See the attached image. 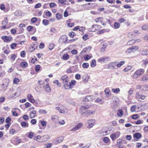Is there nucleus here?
I'll use <instances>...</instances> for the list:
<instances>
[{"mask_svg": "<svg viewBox=\"0 0 148 148\" xmlns=\"http://www.w3.org/2000/svg\"><path fill=\"white\" fill-rule=\"evenodd\" d=\"M145 72V70L143 69H140L137 70L135 72L133 76L134 78H137L143 74Z\"/></svg>", "mask_w": 148, "mask_h": 148, "instance_id": "1", "label": "nucleus"}, {"mask_svg": "<svg viewBox=\"0 0 148 148\" xmlns=\"http://www.w3.org/2000/svg\"><path fill=\"white\" fill-rule=\"evenodd\" d=\"M95 113V111L92 110H88L82 113V114L84 116H88Z\"/></svg>", "mask_w": 148, "mask_h": 148, "instance_id": "2", "label": "nucleus"}, {"mask_svg": "<svg viewBox=\"0 0 148 148\" xmlns=\"http://www.w3.org/2000/svg\"><path fill=\"white\" fill-rule=\"evenodd\" d=\"M95 122V121L94 119H91L88 120L87 123L88 124L87 127L88 128H91L93 127Z\"/></svg>", "mask_w": 148, "mask_h": 148, "instance_id": "3", "label": "nucleus"}, {"mask_svg": "<svg viewBox=\"0 0 148 148\" xmlns=\"http://www.w3.org/2000/svg\"><path fill=\"white\" fill-rule=\"evenodd\" d=\"M83 124L81 123H79L77 124L72 129L71 131H75L79 129L83 126Z\"/></svg>", "mask_w": 148, "mask_h": 148, "instance_id": "4", "label": "nucleus"}, {"mask_svg": "<svg viewBox=\"0 0 148 148\" xmlns=\"http://www.w3.org/2000/svg\"><path fill=\"white\" fill-rule=\"evenodd\" d=\"M117 62H112L109 64L107 66V68L109 69H116Z\"/></svg>", "mask_w": 148, "mask_h": 148, "instance_id": "5", "label": "nucleus"}, {"mask_svg": "<svg viewBox=\"0 0 148 148\" xmlns=\"http://www.w3.org/2000/svg\"><path fill=\"white\" fill-rule=\"evenodd\" d=\"M1 38L5 42L10 41L12 39V37L10 36H3L1 37Z\"/></svg>", "mask_w": 148, "mask_h": 148, "instance_id": "6", "label": "nucleus"}, {"mask_svg": "<svg viewBox=\"0 0 148 148\" xmlns=\"http://www.w3.org/2000/svg\"><path fill=\"white\" fill-rule=\"evenodd\" d=\"M136 96L137 98L140 99H144L146 97L145 95H140L138 91H137L136 92Z\"/></svg>", "mask_w": 148, "mask_h": 148, "instance_id": "7", "label": "nucleus"}, {"mask_svg": "<svg viewBox=\"0 0 148 148\" xmlns=\"http://www.w3.org/2000/svg\"><path fill=\"white\" fill-rule=\"evenodd\" d=\"M5 20L2 21V22L1 24L3 26H1V29H5L6 28V25L8 23V20L7 18H5Z\"/></svg>", "mask_w": 148, "mask_h": 148, "instance_id": "8", "label": "nucleus"}, {"mask_svg": "<svg viewBox=\"0 0 148 148\" xmlns=\"http://www.w3.org/2000/svg\"><path fill=\"white\" fill-rule=\"evenodd\" d=\"M109 58L108 57H103L100 58L98 60V62H100L101 63L104 62H105L107 61Z\"/></svg>", "mask_w": 148, "mask_h": 148, "instance_id": "9", "label": "nucleus"}, {"mask_svg": "<svg viewBox=\"0 0 148 148\" xmlns=\"http://www.w3.org/2000/svg\"><path fill=\"white\" fill-rule=\"evenodd\" d=\"M49 136L48 135H45L41 137L40 140H38L39 142H44L49 140Z\"/></svg>", "mask_w": 148, "mask_h": 148, "instance_id": "10", "label": "nucleus"}, {"mask_svg": "<svg viewBox=\"0 0 148 148\" xmlns=\"http://www.w3.org/2000/svg\"><path fill=\"white\" fill-rule=\"evenodd\" d=\"M138 49L137 46H132L128 49L126 51L127 53H130L133 51V50L135 49Z\"/></svg>", "mask_w": 148, "mask_h": 148, "instance_id": "11", "label": "nucleus"}, {"mask_svg": "<svg viewBox=\"0 0 148 148\" xmlns=\"http://www.w3.org/2000/svg\"><path fill=\"white\" fill-rule=\"evenodd\" d=\"M136 88L141 91H145L144 90H145L144 85H138L136 87Z\"/></svg>", "mask_w": 148, "mask_h": 148, "instance_id": "12", "label": "nucleus"}, {"mask_svg": "<svg viewBox=\"0 0 148 148\" xmlns=\"http://www.w3.org/2000/svg\"><path fill=\"white\" fill-rule=\"evenodd\" d=\"M147 80H148V73H146L143 75L140 79V81H145Z\"/></svg>", "mask_w": 148, "mask_h": 148, "instance_id": "13", "label": "nucleus"}, {"mask_svg": "<svg viewBox=\"0 0 148 148\" xmlns=\"http://www.w3.org/2000/svg\"><path fill=\"white\" fill-rule=\"evenodd\" d=\"M94 96H87L85 97L84 99V101L87 102L89 101H91L94 98Z\"/></svg>", "mask_w": 148, "mask_h": 148, "instance_id": "14", "label": "nucleus"}, {"mask_svg": "<svg viewBox=\"0 0 148 148\" xmlns=\"http://www.w3.org/2000/svg\"><path fill=\"white\" fill-rule=\"evenodd\" d=\"M27 97L29 101L32 103H33L35 102V101L32 95L31 94H29L28 95Z\"/></svg>", "mask_w": 148, "mask_h": 148, "instance_id": "15", "label": "nucleus"}, {"mask_svg": "<svg viewBox=\"0 0 148 148\" xmlns=\"http://www.w3.org/2000/svg\"><path fill=\"white\" fill-rule=\"evenodd\" d=\"M45 91L47 92H50L51 91V88L48 84H47L45 86H43Z\"/></svg>", "mask_w": 148, "mask_h": 148, "instance_id": "16", "label": "nucleus"}, {"mask_svg": "<svg viewBox=\"0 0 148 148\" xmlns=\"http://www.w3.org/2000/svg\"><path fill=\"white\" fill-rule=\"evenodd\" d=\"M36 114V110H34L30 112L29 116L31 119L34 117Z\"/></svg>", "mask_w": 148, "mask_h": 148, "instance_id": "17", "label": "nucleus"}, {"mask_svg": "<svg viewBox=\"0 0 148 148\" xmlns=\"http://www.w3.org/2000/svg\"><path fill=\"white\" fill-rule=\"evenodd\" d=\"M63 140V137L62 136L58 137L57 139L54 141V143L56 144H57L61 142Z\"/></svg>", "mask_w": 148, "mask_h": 148, "instance_id": "18", "label": "nucleus"}, {"mask_svg": "<svg viewBox=\"0 0 148 148\" xmlns=\"http://www.w3.org/2000/svg\"><path fill=\"white\" fill-rule=\"evenodd\" d=\"M89 77L87 74L84 75L82 77L83 81L84 82H86L88 81Z\"/></svg>", "mask_w": 148, "mask_h": 148, "instance_id": "19", "label": "nucleus"}, {"mask_svg": "<svg viewBox=\"0 0 148 148\" xmlns=\"http://www.w3.org/2000/svg\"><path fill=\"white\" fill-rule=\"evenodd\" d=\"M107 133L108 132L107 131H104L103 130H102L99 131L100 136H102L106 135L107 134Z\"/></svg>", "mask_w": 148, "mask_h": 148, "instance_id": "20", "label": "nucleus"}, {"mask_svg": "<svg viewBox=\"0 0 148 148\" xmlns=\"http://www.w3.org/2000/svg\"><path fill=\"white\" fill-rule=\"evenodd\" d=\"M133 137L137 139H139L141 137L142 135L140 133L137 132L134 134Z\"/></svg>", "mask_w": 148, "mask_h": 148, "instance_id": "21", "label": "nucleus"}, {"mask_svg": "<svg viewBox=\"0 0 148 148\" xmlns=\"http://www.w3.org/2000/svg\"><path fill=\"white\" fill-rule=\"evenodd\" d=\"M37 45L36 44H34L31 45L30 47V49H32V50H30V51L31 52H32L34 50L37 48Z\"/></svg>", "mask_w": 148, "mask_h": 148, "instance_id": "22", "label": "nucleus"}, {"mask_svg": "<svg viewBox=\"0 0 148 148\" xmlns=\"http://www.w3.org/2000/svg\"><path fill=\"white\" fill-rule=\"evenodd\" d=\"M68 79H66V80L63 81V82L64 84V85L63 86V87L65 89H68V88H66V86L67 85H68Z\"/></svg>", "mask_w": 148, "mask_h": 148, "instance_id": "23", "label": "nucleus"}, {"mask_svg": "<svg viewBox=\"0 0 148 148\" xmlns=\"http://www.w3.org/2000/svg\"><path fill=\"white\" fill-rule=\"evenodd\" d=\"M51 119L55 123H57L58 120V117L57 115H54L52 116Z\"/></svg>", "mask_w": 148, "mask_h": 148, "instance_id": "24", "label": "nucleus"}, {"mask_svg": "<svg viewBox=\"0 0 148 148\" xmlns=\"http://www.w3.org/2000/svg\"><path fill=\"white\" fill-rule=\"evenodd\" d=\"M21 125L23 127H27L29 126L28 123L24 121L22 122L21 123Z\"/></svg>", "mask_w": 148, "mask_h": 148, "instance_id": "25", "label": "nucleus"}, {"mask_svg": "<svg viewBox=\"0 0 148 148\" xmlns=\"http://www.w3.org/2000/svg\"><path fill=\"white\" fill-rule=\"evenodd\" d=\"M20 65L22 68H25L27 67L28 64L26 62H23L21 63Z\"/></svg>", "mask_w": 148, "mask_h": 148, "instance_id": "26", "label": "nucleus"}, {"mask_svg": "<svg viewBox=\"0 0 148 148\" xmlns=\"http://www.w3.org/2000/svg\"><path fill=\"white\" fill-rule=\"evenodd\" d=\"M89 106L87 105L82 106L81 107V108L83 111L84 110H87L89 109Z\"/></svg>", "mask_w": 148, "mask_h": 148, "instance_id": "27", "label": "nucleus"}, {"mask_svg": "<svg viewBox=\"0 0 148 148\" xmlns=\"http://www.w3.org/2000/svg\"><path fill=\"white\" fill-rule=\"evenodd\" d=\"M135 42L134 40H131L128 41L127 43V45H132Z\"/></svg>", "mask_w": 148, "mask_h": 148, "instance_id": "28", "label": "nucleus"}, {"mask_svg": "<svg viewBox=\"0 0 148 148\" xmlns=\"http://www.w3.org/2000/svg\"><path fill=\"white\" fill-rule=\"evenodd\" d=\"M123 112L122 109L119 110L117 112V115L119 117H121L123 115Z\"/></svg>", "mask_w": 148, "mask_h": 148, "instance_id": "29", "label": "nucleus"}, {"mask_svg": "<svg viewBox=\"0 0 148 148\" xmlns=\"http://www.w3.org/2000/svg\"><path fill=\"white\" fill-rule=\"evenodd\" d=\"M90 66L92 67H95L96 65V62L95 60H92L90 64Z\"/></svg>", "mask_w": 148, "mask_h": 148, "instance_id": "30", "label": "nucleus"}, {"mask_svg": "<svg viewBox=\"0 0 148 148\" xmlns=\"http://www.w3.org/2000/svg\"><path fill=\"white\" fill-rule=\"evenodd\" d=\"M103 141L104 143H107L110 141V140L108 137H105L103 138Z\"/></svg>", "mask_w": 148, "mask_h": 148, "instance_id": "31", "label": "nucleus"}, {"mask_svg": "<svg viewBox=\"0 0 148 148\" xmlns=\"http://www.w3.org/2000/svg\"><path fill=\"white\" fill-rule=\"evenodd\" d=\"M125 63V62L123 61H122L119 62V63L116 64V66L118 67H120L123 65Z\"/></svg>", "mask_w": 148, "mask_h": 148, "instance_id": "32", "label": "nucleus"}, {"mask_svg": "<svg viewBox=\"0 0 148 148\" xmlns=\"http://www.w3.org/2000/svg\"><path fill=\"white\" fill-rule=\"evenodd\" d=\"M52 145V144L51 143H48L45 145L44 148H50Z\"/></svg>", "mask_w": 148, "mask_h": 148, "instance_id": "33", "label": "nucleus"}, {"mask_svg": "<svg viewBox=\"0 0 148 148\" xmlns=\"http://www.w3.org/2000/svg\"><path fill=\"white\" fill-rule=\"evenodd\" d=\"M112 91L115 93H117L120 91V90L119 88H116V89L113 88L112 90Z\"/></svg>", "mask_w": 148, "mask_h": 148, "instance_id": "34", "label": "nucleus"}, {"mask_svg": "<svg viewBox=\"0 0 148 148\" xmlns=\"http://www.w3.org/2000/svg\"><path fill=\"white\" fill-rule=\"evenodd\" d=\"M62 58L64 60H67L69 58V56L67 54H64Z\"/></svg>", "mask_w": 148, "mask_h": 148, "instance_id": "35", "label": "nucleus"}, {"mask_svg": "<svg viewBox=\"0 0 148 148\" xmlns=\"http://www.w3.org/2000/svg\"><path fill=\"white\" fill-rule=\"evenodd\" d=\"M110 137L111 138L112 140H115L117 138L114 133L110 135Z\"/></svg>", "mask_w": 148, "mask_h": 148, "instance_id": "36", "label": "nucleus"}, {"mask_svg": "<svg viewBox=\"0 0 148 148\" xmlns=\"http://www.w3.org/2000/svg\"><path fill=\"white\" fill-rule=\"evenodd\" d=\"M42 23L44 25H47L49 23V21L47 20L44 19L42 21Z\"/></svg>", "mask_w": 148, "mask_h": 148, "instance_id": "37", "label": "nucleus"}, {"mask_svg": "<svg viewBox=\"0 0 148 148\" xmlns=\"http://www.w3.org/2000/svg\"><path fill=\"white\" fill-rule=\"evenodd\" d=\"M82 66L84 68H88L89 67V65L88 63H84L82 64Z\"/></svg>", "mask_w": 148, "mask_h": 148, "instance_id": "38", "label": "nucleus"}, {"mask_svg": "<svg viewBox=\"0 0 148 148\" xmlns=\"http://www.w3.org/2000/svg\"><path fill=\"white\" fill-rule=\"evenodd\" d=\"M142 65L145 66L146 65L148 64V61L146 60H144L142 62Z\"/></svg>", "mask_w": 148, "mask_h": 148, "instance_id": "39", "label": "nucleus"}, {"mask_svg": "<svg viewBox=\"0 0 148 148\" xmlns=\"http://www.w3.org/2000/svg\"><path fill=\"white\" fill-rule=\"evenodd\" d=\"M105 92L106 94V96L107 97H108L110 91L109 89L106 88L105 90Z\"/></svg>", "mask_w": 148, "mask_h": 148, "instance_id": "40", "label": "nucleus"}, {"mask_svg": "<svg viewBox=\"0 0 148 148\" xmlns=\"http://www.w3.org/2000/svg\"><path fill=\"white\" fill-rule=\"evenodd\" d=\"M75 35V34L74 32H70L69 33V36L71 38H73Z\"/></svg>", "mask_w": 148, "mask_h": 148, "instance_id": "41", "label": "nucleus"}, {"mask_svg": "<svg viewBox=\"0 0 148 148\" xmlns=\"http://www.w3.org/2000/svg\"><path fill=\"white\" fill-rule=\"evenodd\" d=\"M91 57L88 55H86L84 56V59L86 61H87L91 58Z\"/></svg>", "mask_w": 148, "mask_h": 148, "instance_id": "42", "label": "nucleus"}, {"mask_svg": "<svg viewBox=\"0 0 148 148\" xmlns=\"http://www.w3.org/2000/svg\"><path fill=\"white\" fill-rule=\"evenodd\" d=\"M120 24L118 22H115L114 24V27L115 29H117L119 27Z\"/></svg>", "mask_w": 148, "mask_h": 148, "instance_id": "43", "label": "nucleus"}, {"mask_svg": "<svg viewBox=\"0 0 148 148\" xmlns=\"http://www.w3.org/2000/svg\"><path fill=\"white\" fill-rule=\"evenodd\" d=\"M38 112L41 114H46L47 113V112L45 110L42 109L40 110H39Z\"/></svg>", "mask_w": 148, "mask_h": 148, "instance_id": "44", "label": "nucleus"}, {"mask_svg": "<svg viewBox=\"0 0 148 148\" xmlns=\"http://www.w3.org/2000/svg\"><path fill=\"white\" fill-rule=\"evenodd\" d=\"M63 39L62 40L64 42H66L68 40V39L65 36L64 38H62V37H60L59 38V40H61L62 39Z\"/></svg>", "mask_w": 148, "mask_h": 148, "instance_id": "45", "label": "nucleus"}, {"mask_svg": "<svg viewBox=\"0 0 148 148\" xmlns=\"http://www.w3.org/2000/svg\"><path fill=\"white\" fill-rule=\"evenodd\" d=\"M23 119L26 121H28L29 119V117L27 115L25 114L23 116Z\"/></svg>", "mask_w": 148, "mask_h": 148, "instance_id": "46", "label": "nucleus"}, {"mask_svg": "<svg viewBox=\"0 0 148 148\" xmlns=\"http://www.w3.org/2000/svg\"><path fill=\"white\" fill-rule=\"evenodd\" d=\"M54 47L55 45L53 44H51L49 46V49L50 50H51L54 48Z\"/></svg>", "mask_w": 148, "mask_h": 148, "instance_id": "47", "label": "nucleus"}, {"mask_svg": "<svg viewBox=\"0 0 148 148\" xmlns=\"http://www.w3.org/2000/svg\"><path fill=\"white\" fill-rule=\"evenodd\" d=\"M90 31L92 32H95L96 30L97 29L95 28L94 27H93V25L92 26V27L89 29Z\"/></svg>", "mask_w": 148, "mask_h": 148, "instance_id": "48", "label": "nucleus"}, {"mask_svg": "<svg viewBox=\"0 0 148 148\" xmlns=\"http://www.w3.org/2000/svg\"><path fill=\"white\" fill-rule=\"evenodd\" d=\"M138 115L137 114H135L132 115V118L133 119H138Z\"/></svg>", "mask_w": 148, "mask_h": 148, "instance_id": "49", "label": "nucleus"}, {"mask_svg": "<svg viewBox=\"0 0 148 148\" xmlns=\"http://www.w3.org/2000/svg\"><path fill=\"white\" fill-rule=\"evenodd\" d=\"M40 69V66L39 65H36L35 66V71L36 72L39 71Z\"/></svg>", "mask_w": 148, "mask_h": 148, "instance_id": "50", "label": "nucleus"}, {"mask_svg": "<svg viewBox=\"0 0 148 148\" xmlns=\"http://www.w3.org/2000/svg\"><path fill=\"white\" fill-rule=\"evenodd\" d=\"M40 123L41 125L44 126L46 127V122L45 121H40Z\"/></svg>", "mask_w": 148, "mask_h": 148, "instance_id": "51", "label": "nucleus"}, {"mask_svg": "<svg viewBox=\"0 0 148 148\" xmlns=\"http://www.w3.org/2000/svg\"><path fill=\"white\" fill-rule=\"evenodd\" d=\"M11 121V119L9 117H7L5 120V122L7 124H9Z\"/></svg>", "mask_w": 148, "mask_h": 148, "instance_id": "52", "label": "nucleus"}, {"mask_svg": "<svg viewBox=\"0 0 148 148\" xmlns=\"http://www.w3.org/2000/svg\"><path fill=\"white\" fill-rule=\"evenodd\" d=\"M28 137L30 138H32L33 137V133L32 132H30L28 134Z\"/></svg>", "mask_w": 148, "mask_h": 148, "instance_id": "53", "label": "nucleus"}, {"mask_svg": "<svg viewBox=\"0 0 148 148\" xmlns=\"http://www.w3.org/2000/svg\"><path fill=\"white\" fill-rule=\"evenodd\" d=\"M136 107L135 106H132L131 108V110L132 112H134L135 111V109Z\"/></svg>", "mask_w": 148, "mask_h": 148, "instance_id": "54", "label": "nucleus"}, {"mask_svg": "<svg viewBox=\"0 0 148 148\" xmlns=\"http://www.w3.org/2000/svg\"><path fill=\"white\" fill-rule=\"evenodd\" d=\"M19 82V80L18 78H15L13 80V82L15 84H17Z\"/></svg>", "mask_w": 148, "mask_h": 148, "instance_id": "55", "label": "nucleus"}, {"mask_svg": "<svg viewBox=\"0 0 148 148\" xmlns=\"http://www.w3.org/2000/svg\"><path fill=\"white\" fill-rule=\"evenodd\" d=\"M61 79L63 81L66 79H68V77L67 75H64L62 76L61 78Z\"/></svg>", "mask_w": 148, "mask_h": 148, "instance_id": "56", "label": "nucleus"}, {"mask_svg": "<svg viewBox=\"0 0 148 148\" xmlns=\"http://www.w3.org/2000/svg\"><path fill=\"white\" fill-rule=\"evenodd\" d=\"M114 133L115 134L117 138L119 137L120 136V132L119 131H117L115 132Z\"/></svg>", "mask_w": 148, "mask_h": 148, "instance_id": "57", "label": "nucleus"}, {"mask_svg": "<svg viewBox=\"0 0 148 148\" xmlns=\"http://www.w3.org/2000/svg\"><path fill=\"white\" fill-rule=\"evenodd\" d=\"M67 87H66V88H68V87H69V88L70 89H71L73 88V87L74 86L71 84V82H70L69 84H68V85L66 86Z\"/></svg>", "mask_w": 148, "mask_h": 148, "instance_id": "58", "label": "nucleus"}, {"mask_svg": "<svg viewBox=\"0 0 148 148\" xmlns=\"http://www.w3.org/2000/svg\"><path fill=\"white\" fill-rule=\"evenodd\" d=\"M27 29L29 32H31L32 31V29H33V27L31 26H29L27 27Z\"/></svg>", "mask_w": 148, "mask_h": 148, "instance_id": "59", "label": "nucleus"}, {"mask_svg": "<svg viewBox=\"0 0 148 148\" xmlns=\"http://www.w3.org/2000/svg\"><path fill=\"white\" fill-rule=\"evenodd\" d=\"M45 46V45L42 42H41L40 43L39 45V48L40 49H43L44 48Z\"/></svg>", "mask_w": 148, "mask_h": 148, "instance_id": "60", "label": "nucleus"}, {"mask_svg": "<svg viewBox=\"0 0 148 148\" xmlns=\"http://www.w3.org/2000/svg\"><path fill=\"white\" fill-rule=\"evenodd\" d=\"M5 5L3 4H1L0 5V8L2 10H4L5 9Z\"/></svg>", "mask_w": 148, "mask_h": 148, "instance_id": "61", "label": "nucleus"}, {"mask_svg": "<svg viewBox=\"0 0 148 148\" xmlns=\"http://www.w3.org/2000/svg\"><path fill=\"white\" fill-rule=\"evenodd\" d=\"M37 20L36 17H33L31 19V21L33 23H35L37 21Z\"/></svg>", "mask_w": 148, "mask_h": 148, "instance_id": "62", "label": "nucleus"}, {"mask_svg": "<svg viewBox=\"0 0 148 148\" xmlns=\"http://www.w3.org/2000/svg\"><path fill=\"white\" fill-rule=\"evenodd\" d=\"M56 17L58 20H59L61 17V15L59 13H57L56 15Z\"/></svg>", "mask_w": 148, "mask_h": 148, "instance_id": "63", "label": "nucleus"}, {"mask_svg": "<svg viewBox=\"0 0 148 148\" xmlns=\"http://www.w3.org/2000/svg\"><path fill=\"white\" fill-rule=\"evenodd\" d=\"M88 35L85 34L82 37V38L83 40H86L88 39Z\"/></svg>", "mask_w": 148, "mask_h": 148, "instance_id": "64", "label": "nucleus"}]
</instances>
